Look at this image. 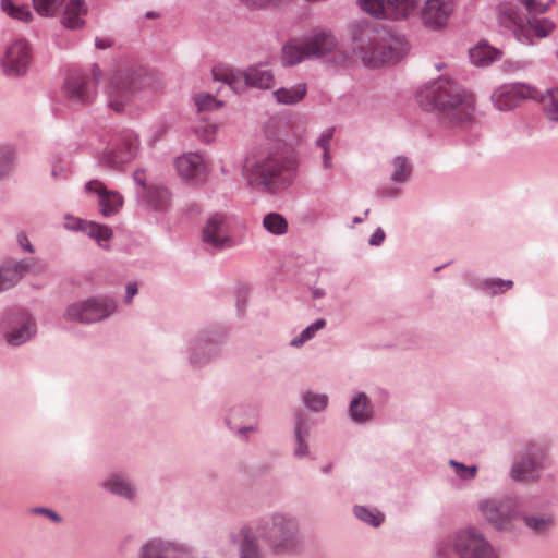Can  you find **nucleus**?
Returning <instances> with one entry per match:
<instances>
[{
	"instance_id": "1",
	"label": "nucleus",
	"mask_w": 558,
	"mask_h": 558,
	"mask_svg": "<svg viewBox=\"0 0 558 558\" xmlns=\"http://www.w3.org/2000/svg\"><path fill=\"white\" fill-rule=\"evenodd\" d=\"M243 175L251 186L276 194L292 184L294 165L278 151L257 150L245 158Z\"/></svg>"
},
{
	"instance_id": "2",
	"label": "nucleus",
	"mask_w": 558,
	"mask_h": 558,
	"mask_svg": "<svg viewBox=\"0 0 558 558\" xmlns=\"http://www.w3.org/2000/svg\"><path fill=\"white\" fill-rule=\"evenodd\" d=\"M416 100L425 111H456V123H463L471 118L473 104L468 100L466 93L453 81L440 76L416 92Z\"/></svg>"
},
{
	"instance_id": "3",
	"label": "nucleus",
	"mask_w": 558,
	"mask_h": 558,
	"mask_svg": "<svg viewBox=\"0 0 558 558\" xmlns=\"http://www.w3.org/2000/svg\"><path fill=\"white\" fill-rule=\"evenodd\" d=\"M353 52L369 69H378L384 64V52L380 48L383 26L368 20L352 21L349 26Z\"/></svg>"
},
{
	"instance_id": "4",
	"label": "nucleus",
	"mask_w": 558,
	"mask_h": 558,
	"mask_svg": "<svg viewBox=\"0 0 558 558\" xmlns=\"http://www.w3.org/2000/svg\"><path fill=\"white\" fill-rule=\"evenodd\" d=\"M452 547L458 558H499L493 545L483 533L474 527L461 529L448 543H439L436 554L447 558V549Z\"/></svg>"
},
{
	"instance_id": "5",
	"label": "nucleus",
	"mask_w": 558,
	"mask_h": 558,
	"mask_svg": "<svg viewBox=\"0 0 558 558\" xmlns=\"http://www.w3.org/2000/svg\"><path fill=\"white\" fill-rule=\"evenodd\" d=\"M211 72L215 81L223 83L234 93H242L246 87L269 89L275 84L272 72L264 65H252L245 71L218 65Z\"/></svg>"
},
{
	"instance_id": "6",
	"label": "nucleus",
	"mask_w": 558,
	"mask_h": 558,
	"mask_svg": "<svg viewBox=\"0 0 558 558\" xmlns=\"http://www.w3.org/2000/svg\"><path fill=\"white\" fill-rule=\"evenodd\" d=\"M117 312V300L101 294L69 304L63 313V318L70 323L90 325L106 320Z\"/></svg>"
},
{
	"instance_id": "7",
	"label": "nucleus",
	"mask_w": 558,
	"mask_h": 558,
	"mask_svg": "<svg viewBox=\"0 0 558 558\" xmlns=\"http://www.w3.org/2000/svg\"><path fill=\"white\" fill-rule=\"evenodd\" d=\"M37 332L33 315L24 308H9L0 316V336L9 347H20Z\"/></svg>"
},
{
	"instance_id": "8",
	"label": "nucleus",
	"mask_w": 558,
	"mask_h": 558,
	"mask_svg": "<svg viewBox=\"0 0 558 558\" xmlns=\"http://www.w3.org/2000/svg\"><path fill=\"white\" fill-rule=\"evenodd\" d=\"M215 336L213 328H204L187 337L184 355L192 368H202L219 355V343Z\"/></svg>"
},
{
	"instance_id": "9",
	"label": "nucleus",
	"mask_w": 558,
	"mask_h": 558,
	"mask_svg": "<svg viewBox=\"0 0 558 558\" xmlns=\"http://www.w3.org/2000/svg\"><path fill=\"white\" fill-rule=\"evenodd\" d=\"M142 80L141 72L130 69L113 73L107 89L108 107L116 112H122L131 96L142 87Z\"/></svg>"
},
{
	"instance_id": "10",
	"label": "nucleus",
	"mask_w": 558,
	"mask_h": 558,
	"mask_svg": "<svg viewBox=\"0 0 558 558\" xmlns=\"http://www.w3.org/2000/svg\"><path fill=\"white\" fill-rule=\"evenodd\" d=\"M92 75L93 78L83 74H73L65 80L63 94L71 104L86 106L93 102L96 97L97 85L102 75L97 64L93 65Z\"/></svg>"
},
{
	"instance_id": "11",
	"label": "nucleus",
	"mask_w": 558,
	"mask_h": 558,
	"mask_svg": "<svg viewBox=\"0 0 558 558\" xmlns=\"http://www.w3.org/2000/svg\"><path fill=\"white\" fill-rule=\"evenodd\" d=\"M202 240L206 250L210 251L233 247L235 243L227 216L219 213L210 215L203 228Z\"/></svg>"
},
{
	"instance_id": "12",
	"label": "nucleus",
	"mask_w": 558,
	"mask_h": 558,
	"mask_svg": "<svg viewBox=\"0 0 558 558\" xmlns=\"http://www.w3.org/2000/svg\"><path fill=\"white\" fill-rule=\"evenodd\" d=\"M44 265L37 258H7L0 264V293L15 287L27 274H41Z\"/></svg>"
},
{
	"instance_id": "13",
	"label": "nucleus",
	"mask_w": 558,
	"mask_h": 558,
	"mask_svg": "<svg viewBox=\"0 0 558 558\" xmlns=\"http://www.w3.org/2000/svg\"><path fill=\"white\" fill-rule=\"evenodd\" d=\"M32 61V49L27 40L14 39L5 49L0 59L3 73L10 77H20L26 74Z\"/></svg>"
},
{
	"instance_id": "14",
	"label": "nucleus",
	"mask_w": 558,
	"mask_h": 558,
	"mask_svg": "<svg viewBox=\"0 0 558 558\" xmlns=\"http://www.w3.org/2000/svg\"><path fill=\"white\" fill-rule=\"evenodd\" d=\"M267 536L278 551H292L299 547L298 524L295 520L276 514Z\"/></svg>"
},
{
	"instance_id": "15",
	"label": "nucleus",
	"mask_w": 558,
	"mask_h": 558,
	"mask_svg": "<svg viewBox=\"0 0 558 558\" xmlns=\"http://www.w3.org/2000/svg\"><path fill=\"white\" fill-rule=\"evenodd\" d=\"M138 149L140 140L137 134L133 131L126 130L121 132L118 147L105 151L101 155L99 162L105 167L118 169L122 165L130 162L137 155Z\"/></svg>"
},
{
	"instance_id": "16",
	"label": "nucleus",
	"mask_w": 558,
	"mask_h": 558,
	"mask_svg": "<svg viewBox=\"0 0 558 558\" xmlns=\"http://www.w3.org/2000/svg\"><path fill=\"white\" fill-rule=\"evenodd\" d=\"M454 9L453 0H425L420 9L421 23L429 31H441L447 26Z\"/></svg>"
},
{
	"instance_id": "17",
	"label": "nucleus",
	"mask_w": 558,
	"mask_h": 558,
	"mask_svg": "<svg viewBox=\"0 0 558 558\" xmlns=\"http://www.w3.org/2000/svg\"><path fill=\"white\" fill-rule=\"evenodd\" d=\"M496 19L498 25L511 32L518 41H524L527 13L523 14L518 4L501 2L496 9Z\"/></svg>"
},
{
	"instance_id": "18",
	"label": "nucleus",
	"mask_w": 558,
	"mask_h": 558,
	"mask_svg": "<svg viewBox=\"0 0 558 558\" xmlns=\"http://www.w3.org/2000/svg\"><path fill=\"white\" fill-rule=\"evenodd\" d=\"M478 507L486 521L497 530L508 529L514 517V506L511 500L487 499L481 501Z\"/></svg>"
},
{
	"instance_id": "19",
	"label": "nucleus",
	"mask_w": 558,
	"mask_h": 558,
	"mask_svg": "<svg viewBox=\"0 0 558 558\" xmlns=\"http://www.w3.org/2000/svg\"><path fill=\"white\" fill-rule=\"evenodd\" d=\"M532 96L530 86L522 83L505 84L492 94V102L500 111L512 110Z\"/></svg>"
},
{
	"instance_id": "20",
	"label": "nucleus",
	"mask_w": 558,
	"mask_h": 558,
	"mask_svg": "<svg viewBox=\"0 0 558 558\" xmlns=\"http://www.w3.org/2000/svg\"><path fill=\"white\" fill-rule=\"evenodd\" d=\"M412 162L405 156H397L391 161L389 183L386 184V199L397 198L403 192L404 184L412 174Z\"/></svg>"
},
{
	"instance_id": "21",
	"label": "nucleus",
	"mask_w": 558,
	"mask_h": 558,
	"mask_svg": "<svg viewBox=\"0 0 558 558\" xmlns=\"http://www.w3.org/2000/svg\"><path fill=\"white\" fill-rule=\"evenodd\" d=\"M85 190L98 196V207L104 217H110L117 214L123 205L122 195L117 191L108 190L99 180L87 182Z\"/></svg>"
},
{
	"instance_id": "22",
	"label": "nucleus",
	"mask_w": 558,
	"mask_h": 558,
	"mask_svg": "<svg viewBox=\"0 0 558 558\" xmlns=\"http://www.w3.org/2000/svg\"><path fill=\"white\" fill-rule=\"evenodd\" d=\"M312 59H320L333 52L338 46L335 34L329 29H314L304 37Z\"/></svg>"
},
{
	"instance_id": "23",
	"label": "nucleus",
	"mask_w": 558,
	"mask_h": 558,
	"mask_svg": "<svg viewBox=\"0 0 558 558\" xmlns=\"http://www.w3.org/2000/svg\"><path fill=\"white\" fill-rule=\"evenodd\" d=\"M174 166L178 174L185 181H198L208 171V166L204 158L197 153H186L179 156L174 161Z\"/></svg>"
},
{
	"instance_id": "24",
	"label": "nucleus",
	"mask_w": 558,
	"mask_h": 558,
	"mask_svg": "<svg viewBox=\"0 0 558 558\" xmlns=\"http://www.w3.org/2000/svg\"><path fill=\"white\" fill-rule=\"evenodd\" d=\"M183 551L181 545L154 538L143 545L140 558H178Z\"/></svg>"
},
{
	"instance_id": "25",
	"label": "nucleus",
	"mask_w": 558,
	"mask_h": 558,
	"mask_svg": "<svg viewBox=\"0 0 558 558\" xmlns=\"http://www.w3.org/2000/svg\"><path fill=\"white\" fill-rule=\"evenodd\" d=\"M409 51L410 45L403 35L386 32V65L401 62Z\"/></svg>"
},
{
	"instance_id": "26",
	"label": "nucleus",
	"mask_w": 558,
	"mask_h": 558,
	"mask_svg": "<svg viewBox=\"0 0 558 558\" xmlns=\"http://www.w3.org/2000/svg\"><path fill=\"white\" fill-rule=\"evenodd\" d=\"M87 13L84 0H68L61 23L64 27L76 29L84 25L83 16Z\"/></svg>"
},
{
	"instance_id": "27",
	"label": "nucleus",
	"mask_w": 558,
	"mask_h": 558,
	"mask_svg": "<svg viewBox=\"0 0 558 558\" xmlns=\"http://www.w3.org/2000/svg\"><path fill=\"white\" fill-rule=\"evenodd\" d=\"M502 52L487 43H478L469 51L470 61L475 66L486 68L501 59Z\"/></svg>"
},
{
	"instance_id": "28",
	"label": "nucleus",
	"mask_w": 558,
	"mask_h": 558,
	"mask_svg": "<svg viewBox=\"0 0 558 558\" xmlns=\"http://www.w3.org/2000/svg\"><path fill=\"white\" fill-rule=\"evenodd\" d=\"M312 59L307 51L305 39L300 41H290L282 48L281 60L283 65L292 66L304 60Z\"/></svg>"
},
{
	"instance_id": "29",
	"label": "nucleus",
	"mask_w": 558,
	"mask_h": 558,
	"mask_svg": "<svg viewBox=\"0 0 558 558\" xmlns=\"http://www.w3.org/2000/svg\"><path fill=\"white\" fill-rule=\"evenodd\" d=\"M418 0H386V20H405L414 13Z\"/></svg>"
},
{
	"instance_id": "30",
	"label": "nucleus",
	"mask_w": 558,
	"mask_h": 558,
	"mask_svg": "<svg viewBox=\"0 0 558 558\" xmlns=\"http://www.w3.org/2000/svg\"><path fill=\"white\" fill-rule=\"evenodd\" d=\"M307 86L305 83H298L291 87H281L276 89L272 95L278 104L296 105L305 97Z\"/></svg>"
},
{
	"instance_id": "31",
	"label": "nucleus",
	"mask_w": 558,
	"mask_h": 558,
	"mask_svg": "<svg viewBox=\"0 0 558 558\" xmlns=\"http://www.w3.org/2000/svg\"><path fill=\"white\" fill-rule=\"evenodd\" d=\"M555 28V24L553 21L548 19H537L536 15H529L526 19V35L524 36V41L522 44H531V34L533 33L535 36L539 38L547 37Z\"/></svg>"
},
{
	"instance_id": "32",
	"label": "nucleus",
	"mask_w": 558,
	"mask_h": 558,
	"mask_svg": "<svg viewBox=\"0 0 558 558\" xmlns=\"http://www.w3.org/2000/svg\"><path fill=\"white\" fill-rule=\"evenodd\" d=\"M147 204L156 210H166L170 207V192L163 185L149 186L144 193Z\"/></svg>"
},
{
	"instance_id": "33",
	"label": "nucleus",
	"mask_w": 558,
	"mask_h": 558,
	"mask_svg": "<svg viewBox=\"0 0 558 558\" xmlns=\"http://www.w3.org/2000/svg\"><path fill=\"white\" fill-rule=\"evenodd\" d=\"M511 476L515 481H534L538 476V464L531 458H525L513 464Z\"/></svg>"
},
{
	"instance_id": "34",
	"label": "nucleus",
	"mask_w": 558,
	"mask_h": 558,
	"mask_svg": "<svg viewBox=\"0 0 558 558\" xmlns=\"http://www.w3.org/2000/svg\"><path fill=\"white\" fill-rule=\"evenodd\" d=\"M16 161V150L11 144H0V181L12 175Z\"/></svg>"
},
{
	"instance_id": "35",
	"label": "nucleus",
	"mask_w": 558,
	"mask_h": 558,
	"mask_svg": "<svg viewBox=\"0 0 558 558\" xmlns=\"http://www.w3.org/2000/svg\"><path fill=\"white\" fill-rule=\"evenodd\" d=\"M0 8L9 17L28 23L33 20V13L27 4H17L14 0H0Z\"/></svg>"
},
{
	"instance_id": "36",
	"label": "nucleus",
	"mask_w": 558,
	"mask_h": 558,
	"mask_svg": "<svg viewBox=\"0 0 558 558\" xmlns=\"http://www.w3.org/2000/svg\"><path fill=\"white\" fill-rule=\"evenodd\" d=\"M349 414L351 418L357 423H363L369 420L372 415V407L364 393H360L351 401Z\"/></svg>"
},
{
	"instance_id": "37",
	"label": "nucleus",
	"mask_w": 558,
	"mask_h": 558,
	"mask_svg": "<svg viewBox=\"0 0 558 558\" xmlns=\"http://www.w3.org/2000/svg\"><path fill=\"white\" fill-rule=\"evenodd\" d=\"M84 233L94 239L98 245L104 248L109 247L108 242L113 234L110 227L94 221H87V223L84 225Z\"/></svg>"
},
{
	"instance_id": "38",
	"label": "nucleus",
	"mask_w": 558,
	"mask_h": 558,
	"mask_svg": "<svg viewBox=\"0 0 558 558\" xmlns=\"http://www.w3.org/2000/svg\"><path fill=\"white\" fill-rule=\"evenodd\" d=\"M264 229L274 235H283L288 232V220L279 213H268L263 218Z\"/></svg>"
},
{
	"instance_id": "39",
	"label": "nucleus",
	"mask_w": 558,
	"mask_h": 558,
	"mask_svg": "<svg viewBox=\"0 0 558 558\" xmlns=\"http://www.w3.org/2000/svg\"><path fill=\"white\" fill-rule=\"evenodd\" d=\"M541 102L545 116L550 121L558 122V87L546 90L541 98Z\"/></svg>"
},
{
	"instance_id": "40",
	"label": "nucleus",
	"mask_w": 558,
	"mask_h": 558,
	"mask_svg": "<svg viewBox=\"0 0 558 558\" xmlns=\"http://www.w3.org/2000/svg\"><path fill=\"white\" fill-rule=\"evenodd\" d=\"M477 287L490 295H497L510 290L513 287V281L500 278H486L481 280Z\"/></svg>"
},
{
	"instance_id": "41",
	"label": "nucleus",
	"mask_w": 558,
	"mask_h": 558,
	"mask_svg": "<svg viewBox=\"0 0 558 558\" xmlns=\"http://www.w3.org/2000/svg\"><path fill=\"white\" fill-rule=\"evenodd\" d=\"M326 326V320L323 318L316 319L314 323L304 328L299 336L294 337L290 341V345L293 348H301L304 343L313 339L317 331Z\"/></svg>"
},
{
	"instance_id": "42",
	"label": "nucleus",
	"mask_w": 558,
	"mask_h": 558,
	"mask_svg": "<svg viewBox=\"0 0 558 558\" xmlns=\"http://www.w3.org/2000/svg\"><path fill=\"white\" fill-rule=\"evenodd\" d=\"M72 174V163L69 159L60 156L54 157L51 162V177L54 181H66Z\"/></svg>"
},
{
	"instance_id": "43",
	"label": "nucleus",
	"mask_w": 558,
	"mask_h": 558,
	"mask_svg": "<svg viewBox=\"0 0 558 558\" xmlns=\"http://www.w3.org/2000/svg\"><path fill=\"white\" fill-rule=\"evenodd\" d=\"M105 487L110 490L113 494L120 495L125 498H132L133 497V488L124 481L120 475H112L109 477L106 483Z\"/></svg>"
},
{
	"instance_id": "44",
	"label": "nucleus",
	"mask_w": 558,
	"mask_h": 558,
	"mask_svg": "<svg viewBox=\"0 0 558 558\" xmlns=\"http://www.w3.org/2000/svg\"><path fill=\"white\" fill-rule=\"evenodd\" d=\"M65 0H32L34 10L40 16H54Z\"/></svg>"
},
{
	"instance_id": "45",
	"label": "nucleus",
	"mask_w": 558,
	"mask_h": 558,
	"mask_svg": "<svg viewBox=\"0 0 558 558\" xmlns=\"http://www.w3.org/2000/svg\"><path fill=\"white\" fill-rule=\"evenodd\" d=\"M241 557L242 558H260L258 548L255 544V536L248 530L242 531Z\"/></svg>"
},
{
	"instance_id": "46",
	"label": "nucleus",
	"mask_w": 558,
	"mask_h": 558,
	"mask_svg": "<svg viewBox=\"0 0 558 558\" xmlns=\"http://www.w3.org/2000/svg\"><path fill=\"white\" fill-rule=\"evenodd\" d=\"M354 514L359 520H361L374 527L379 526L381 523V517L378 511H373V510L367 509L362 506H356L354 508Z\"/></svg>"
},
{
	"instance_id": "47",
	"label": "nucleus",
	"mask_w": 558,
	"mask_h": 558,
	"mask_svg": "<svg viewBox=\"0 0 558 558\" xmlns=\"http://www.w3.org/2000/svg\"><path fill=\"white\" fill-rule=\"evenodd\" d=\"M217 131L218 125L208 121H203L195 126L197 137L206 144H209L215 140Z\"/></svg>"
},
{
	"instance_id": "48",
	"label": "nucleus",
	"mask_w": 558,
	"mask_h": 558,
	"mask_svg": "<svg viewBox=\"0 0 558 558\" xmlns=\"http://www.w3.org/2000/svg\"><path fill=\"white\" fill-rule=\"evenodd\" d=\"M359 7L375 19L384 16V0H356Z\"/></svg>"
},
{
	"instance_id": "49",
	"label": "nucleus",
	"mask_w": 558,
	"mask_h": 558,
	"mask_svg": "<svg viewBox=\"0 0 558 558\" xmlns=\"http://www.w3.org/2000/svg\"><path fill=\"white\" fill-rule=\"evenodd\" d=\"M305 434V423L303 421V416L300 414L296 417L295 423V436L298 440V448L295 449V454L298 457H303L307 453V445L304 441Z\"/></svg>"
},
{
	"instance_id": "50",
	"label": "nucleus",
	"mask_w": 558,
	"mask_h": 558,
	"mask_svg": "<svg viewBox=\"0 0 558 558\" xmlns=\"http://www.w3.org/2000/svg\"><path fill=\"white\" fill-rule=\"evenodd\" d=\"M529 15H538L548 10L553 0H519Z\"/></svg>"
},
{
	"instance_id": "51",
	"label": "nucleus",
	"mask_w": 558,
	"mask_h": 558,
	"mask_svg": "<svg viewBox=\"0 0 558 558\" xmlns=\"http://www.w3.org/2000/svg\"><path fill=\"white\" fill-rule=\"evenodd\" d=\"M195 105L198 111L213 110L222 106V102L217 100L210 94H199L195 96Z\"/></svg>"
},
{
	"instance_id": "52",
	"label": "nucleus",
	"mask_w": 558,
	"mask_h": 558,
	"mask_svg": "<svg viewBox=\"0 0 558 558\" xmlns=\"http://www.w3.org/2000/svg\"><path fill=\"white\" fill-rule=\"evenodd\" d=\"M305 405L313 411H322L327 407L328 399L326 395L307 393L304 396Z\"/></svg>"
},
{
	"instance_id": "53",
	"label": "nucleus",
	"mask_w": 558,
	"mask_h": 558,
	"mask_svg": "<svg viewBox=\"0 0 558 558\" xmlns=\"http://www.w3.org/2000/svg\"><path fill=\"white\" fill-rule=\"evenodd\" d=\"M336 128L330 126L320 132L315 140V146L320 150H331V142L335 136Z\"/></svg>"
},
{
	"instance_id": "54",
	"label": "nucleus",
	"mask_w": 558,
	"mask_h": 558,
	"mask_svg": "<svg viewBox=\"0 0 558 558\" xmlns=\"http://www.w3.org/2000/svg\"><path fill=\"white\" fill-rule=\"evenodd\" d=\"M524 521L530 529L537 533L545 532L553 525V520L550 518L526 517L524 518Z\"/></svg>"
},
{
	"instance_id": "55",
	"label": "nucleus",
	"mask_w": 558,
	"mask_h": 558,
	"mask_svg": "<svg viewBox=\"0 0 558 558\" xmlns=\"http://www.w3.org/2000/svg\"><path fill=\"white\" fill-rule=\"evenodd\" d=\"M449 463L453 468L456 474L459 477H461L462 480H471L476 476L477 468L474 465L466 466V465L459 463L454 460H451Z\"/></svg>"
},
{
	"instance_id": "56",
	"label": "nucleus",
	"mask_w": 558,
	"mask_h": 558,
	"mask_svg": "<svg viewBox=\"0 0 558 558\" xmlns=\"http://www.w3.org/2000/svg\"><path fill=\"white\" fill-rule=\"evenodd\" d=\"M245 3L247 7L252 8H268V7H277L284 2L286 0H240Z\"/></svg>"
},
{
	"instance_id": "57",
	"label": "nucleus",
	"mask_w": 558,
	"mask_h": 558,
	"mask_svg": "<svg viewBox=\"0 0 558 558\" xmlns=\"http://www.w3.org/2000/svg\"><path fill=\"white\" fill-rule=\"evenodd\" d=\"M133 180L142 187V195H144V193L149 189V186L146 185V171L144 169L135 170L133 173Z\"/></svg>"
},
{
	"instance_id": "58",
	"label": "nucleus",
	"mask_w": 558,
	"mask_h": 558,
	"mask_svg": "<svg viewBox=\"0 0 558 558\" xmlns=\"http://www.w3.org/2000/svg\"><path fill=\"white\" fill-rule=\"evenodd\" d=\"M16 242L23 251L27 253H34V246L31 243L28 236L24 232L17 233Z\"/></svg>"
},
{
	"instance_id": "59",
	"label": "nucleus",
	"mask_w": 558,
	"mask_h": 558,
	"mask_svg": "<svg viewBox=\"0 0 558 558\" xmlns=\"http://www.w3.org/2000/svg\"><path fill=\"white\" fill-rule=\"evenodd\" d=\"M138 292V286L135 281H131L126 284L125 287V296H124V302L126 304H131L132 301H133V298L137 294Z\"/></svg>"
},
{
	"instance_id": "60",
	"label": "nucleus",
	"mask_w": 558,
	"mask_h": 558,
	"mask_svg": "<svg viewBox=\"0 0 558 558\" xmlns=\"http://www.w3.org/2000/svg\"><path fill=\"white\" fill-rule=\"evenodd\" d=\"M70 221L65 222L64 228L71 231H82L84 232V225L87 223L85 220L81 219H70Z\"/></svg>"
},
{
	"instance_id": "61",
	"label": "nucleus",
	"mask_w": 558,
	"mask_h": 558,
	"mask_svg": "<svg viewBox=\"0 0 558 558\" xmlns=\"http://www.w3.org/2000/svg\"><path fill=\"white\" fill-rule=\"evenodd\" d=\"M384 242V230L379 227L377 228L372 236L369 238V244L378 246Z\"/></svg>"
},
{
	"instance_id": "62",
	"label": "nucleus",
	"mask_w": 558,
	"mask_h": 558,
	"mask_svg": "<svg viewBox=\"0 0 558 558\" xmlns=\"http://www.w3.org/2000/svg\"><path fill=\"white\" fill-rule=\"evenodd\" d=\"M322 165L325 170H332V157L330 150H322Z\"/></svg>"
},
{
	"instance_id": "63",
	"label": "nucleus",
	"mask_w": 558,
	"mask_h": 558,
	"mask_svg": "<svg viewBox=\"0 0 558 558\" xmlns=\"http://www.w3.org/2000/svg\"><path fill=\"white\" fill-rule=\"evenodd\" d=\"M95 46L97 49H106V48H109L111 46V41L107 38H99L97 37L95 39Z\"/></svg>"
},
{
	"instance_id": "64",
	"label": "nucleus",
	"mask_w": 558,
	"mask_h": 558,
	"mask_svg": "<svg viewBox=\"0 0 558 558\" xmlns=\"http://www.w3.org/2000/svg\"><path fill=\"white\" fill-rule=\"evenodd\" d=\"M526 65L525 62H517V63H506L505 64V71H517V70H521V69H524Z\"/></svg>"
}]
</instances>
